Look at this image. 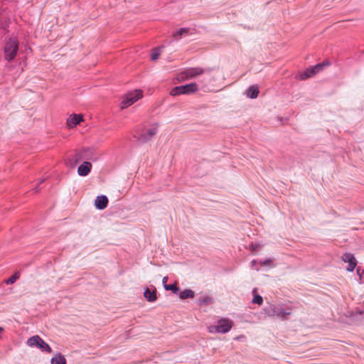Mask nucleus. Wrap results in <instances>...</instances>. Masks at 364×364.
<instances>
[{"label":"nucleus","mask_w":364,"mask_h":364,"mask_svg":"<svg viewBox=\"0 0 364 364\" xmlns=\"http://www.w3.org/2000/svg\"><path fill=\"white\" fill-rule=\"evenodd\" d=\"M18 43L15 38H10L4 46V58L8 61L14 59L17 54Z\"/></svg>","instance_id":"1"},{"label":"nucleus","mask_w":364,"mask_h":364,"mask_svg":"<svg viewBox=\"0 0 364 364\" xmlns=\"http://www.w3.org/2000/svg\"><path fill=\"white\" fill-rule=\"evenodd\" d=\"M203 73L204 70L202 68H190L180 73L178 75L177 79L179 82H183L193 79Z\"/></svg>","instance_id":"2"},{"label":"nucleus","mask_w":364,"mask_h":364,"mask_svg":"<svg viewBox=\"0 0 364 364\" xmlns=\"http://www.w3.org/2000/svg\"><path fill=\"white\" fill-rule=\"evenodd\" d=\"M198 90V85L196 82H191L186 85L175 87L172 89L170 94L172 96L179 95H190L196 92Z\"/></svg>","instance_id":"3"},{"label":"nucleus","mask_w":364,"mask_h":364,"mask_svg":"<svg viewBox=\"0 0 364 364\" xmlns=\"http://www.w3.org/2000/svg\"><path fill=\"white\" fill-rule=\"evenodd\" d=\"M142 96V91L141 90H136L127 93L122 101L121 108L124 109L129 107L138 100L141 99Z\"/></svg>","instance_id":"4"},{"label":"nucleus","mask_w":364,"mask_h":364,"mask_svg":"<svg viewBox=\"0 0 364 364\" xmlns=\"http://www.w3.org/2000/svg\"><path fill=\"white\" fill-rule=\"evenodd\" d=\"M27 344L30 347H37L42 351L51 352V348L39 336H33L28 338Z\"/></svg>","instance_id":"5"},{"label":"nucleus","mask_w":364,"mask_h":364,"mask_svg":"<svg viewBox=\"0 0 364 364\" xmlns=\"http://www.w3.org/2000/svg\"><path fill=\"white\" fill-rule=\"evenodd\" d=\"M158 131V124H154L144 127L141 130L140 138L142 141H146L150 140L154 135L156 134Z\"/></svg>","instance_id":"6"},{"label":"nucleus","mask_w":364,"mask_h":364,"mask_svg":"<svg viewBox=\"0 0 364 364\" xmlns=\"http://www.w3.org/2000/svg\"><path fill=\"white\" fill-rule=\"evenodd\" d=\"M328 65V63H319L316 65L306 69L304 73L300 75L301 80H306L309 77H313L316 73H319L324 67V65Z\"/></svg>","instance_id":"7"},{"label":"nucleus","mask_w":364,"mask_h":364,"mask_svg":"<svg viewBox=\"0 0 364 364\" xmlns=\"http://www.w3.org/2000/svg\"><path fill=\"white\" fill-rule=\"evenodd\" d=\"M220 333H225L228 332L232 326V322L228 319L223 318L218 322Z\"/></svg>","instance_id":"8"},{"label":"nucleus","mask_w":364,"mask_h":364,"mask_svg":"<svg viewBox=\"0 0 364 364\" xmlns=\"http://www.w3.org/2000/svg\"><path fill=\"white\" fill-rule=\"evenodd\" d=\"M83 120L82 115L73 114L67 119V125L69 128H73Z\"/></svg>","instance_id":"9"},{"label":"nucleus","mask_w":364,"mask_h":364,"mask_svg":"<svg viewBox=\"0 0 364 364\" xmlns=\"http://www.w3.org/2000/svg\"><path fill=\"white\" fill-rule=\"evenodd\" d=\"M92 164L89 161L83 162L77 168V173L81 176H85L90 172Z\"/></svg>","instance_id":"10"},{"label":"nucleus","mask_w":364,"mask_h":364,"mask_svg":"<svg viewBox=\"0 0 364 364\" xmlns=\"http://www.w3.org/2000/svg\"><path fill=\"white\" fill-rule=\"evenodd\" d=\"M108 204V198L105 196H97L95 201L96 208L99 210L105 209Z\"/></svg>","instance_id":"11"},{"label":"nucleus","mask_w":364,"mask_h":364,"mask_svg":"<svg viewBox=\"0 0 364 364\" xmlns=\"http://www.w3.org/2000/svg\"><path fill=\"white\" fill-rule=\"evenodd\" d=\"M259 94L258 87L256 85L250 86L247 90V96L251 99L257 97Z\"/></svg>","instance_id":"12"},{"label":"nucleus","mask_w":364,"mask_h":364,"mask_svg":"<svg viewBox=\"0 0 364 364\" xmlns=\"http://www.w3.org/2000/svg\"><path fill=\"white\" fill-rule=\"evenodd\" d=\"M144 297L149 301H154L156 299V291H150L149 289H147L144 293Z\"/></svg>","instance_id":"13"},{"label":"nucleus","mask_w":364,"mask_h":364,"mask_svg":"<svg viewBox=\"0 0 364 364\" xmlns=\"http://www.w3.org/2000/svg\"><path fill=\"white\" fill-rule=\"evenodd\" d=\"M272 311H273V313L272 314H269L270 316H277L279 318H286V316L287 315H289V312L286 313L278 308L274 307V309H272Z\"/></svg>","instance_id":"14"},{"label":"nucleus","mask_w":364,"mask_h":364,"mask_svg":"<svg viewBox=\"0 0 364 364\" xmlns=\"http://www.w3.org/2000/svg\"><path fill=\"white\" fill-rule=\"evenodd\" d=\"M194 296H195V293L191 289H186V290L181 291L180 294V298L181 299L193 298Z\"/></svg>","instance_id":"15"},{"label":"nucleus","mask_w":364,"mask_h":364,"mask_svg":"<svg viewBox=\"0 0 364 364\" xmlns=\"http://www.w3.org/2000/svg\"><path fill=\"white\" fill-rule=\"evenodd\" d=\"M189 32V29L186 28H180L177 32H176L174 34H173V37L178 40L183 35H187Z\"/></svg>","instance_id":"16"},{"label":"nucleus","mask_w":364,"mask_h":364,"mask_svg":"<svg viewBox=\"0 0 364 364\" xmlns=\"http://www.w3.org/2000/svg\"><path fill=\"white\" fill-rule=\"evenodd\" d=\"M51 364H66V360L63 355H58L51 359Z\"/></svg>","instance_id":"17"},{"label":"nucleus","mask_w":364,"mask_h":364,"mask_svg":"<svg viewBox=\"0 0 364 364\" xmlns=\"http://www.w3.org/2000/svg\"><path fill=\"white\" fill-rule=\"evenodd\" d=\"M342 259L348 264H350L352 262H356V259L353 255L350 253H346L342 256Z\"/></svg>","instance_id":"18"},{"label":"nucleus","mask_w":364,"mask_h":364,"mask_svg":"<svg viewBox=\"0 0 364 364\" xmlns=\"http://www.w3.org/2000/svg\"><path fill=\"white\" fill-rule=\"evenodd\" d=\"M253 293H254L255 295H254V297H253V299L252 300V302L253 304H257L259 306H261L262 304V303H263V298L260 295L255 294L256 293V289L253 290Z\"/></svg>","instance_id":"19"},{"label":"nucleus","mask_w":364,"mask_h":364,"mask_svg":"<svg viewBox=\"0 0 364 364\" xmlns=\"http://www.w3.org/2000/svg\"><path fill=\"white\" fill-rule=\"evenodd\" d=\"M20 277V274L18 272H16L13 276H11L10 278H9L6 283L7 284H14Z\"/></svg>","instance_id":"20"},{"label":"nucleus","mask_w":364,"mask_h":364,"mask_svg":"<svg viewBox=\"0 0 364 364\" xmlns=\"http://www.w3.org/2000/svg\"><path fill=\"white\" fill-rule=\"evenodd\" d=\"M161 54V50L159 48H154L152 50L151 58L153 60H156Z\"/></svg>","instance_id":"21"},{"label":"nucleus","mask_w":364,"mask_h":364,"mask_svg":"<svg viewBox=\"0 0 364 364\" xmlns=\"http://www.w3.org/2000/svg\"><path fill=\"white\" fill-rule=\"evenodd\" d=\"M164 288L166 290H171L174 293H176L178 291V288L177 287L176 284H165Z\"/></svg>","instance_id":"22"},{"label":"nucleus","mask_w":364,"mask_h":364,"mask_svg":"<svg viewBox=\"0 0 364 364\" xmlns=\"http://www.w3.org/2000/svg\"><path fill=\"white\" fill-rule=\"evenodd\" d=\"M208 331L211 333H220L218 324L209 326Z\"/></svg>","instance_id":"23"},{"label":"nucleus","mask_w":364,"mask_h":364,"mask_svg":"<svg viewBox=\"0 0 364 364\" xmlns=\"http://www.w3.org/2000/svg\"><path fill=\"white\" fill-rule=\"evenodd\" d=\"M356 266V262H352L350 264H348V266L347 267V270L348 272H353Z\"/></svg>","instance_id":"24"},{"label":"nucleus","mask_w":364,"mask_h":364,"mask_svg":"<svg viewBox=\"0 0 364 364\" xmlns=\"http://www.w3.org/2000/svg\"><path fill=\"white\" fill-rule=\"evenodd\" d=\"M361 269L360 268H358L357 269V273L359 275L360 277V279L361 280V282H364V279H362V277H361Z\"/></svg>","instance_id":"25"},{"label":"nucleus","mask_w":364,"mask_h":364,"mask_svg":"<svg viewBox=\"0 0 364 364\" xmlns=\"http://www.w3.org/2000/svg\"><path fill=\"white\" fill-rule=\"evenodd\" d=\"M270 262H271L270 259H267L264 262H261L260 264H261V265H266V264H269Z\"/></svg>","instance_id":"26"},{"label":"nucleus","mask_w":364,"mask_h":364,"mask_svg":"<svg viewBox=\"0 0 364 364\" xmlns=\"http://www.w3.org/2000/svg\"><path fill=\"white\" fill-rule=\"evenodd\" d=\"M168 280V277H165L163 278V283H166Z\"/></svg>","instance_id":"27"},{"label":"nucleus","mask_w":364,"mask_h":364,"mask_svg":"<svg viewBox=\"0 0 364 364\" xmlns=\"http://www.w3.org/2000/svg\"><path fill=\"white\" fill-rule=\"evenodd\" d=\"M363 274H364V270H362V272H361V277H363Z\"/></svg>","instance_id":"28"},{"label":"nucleus","mask_w":364,"mask_h":364,"mask_svg":"<svg viewBox=\"0 0 364 364\" xmlns=\"http://www.w3.org/2000/svg\"><path fill=\"white\" fill-rule=\"evenodd\" d=\"M3 331V328L1 327H0V332H1Z\"/></svg>","instance_id":"29"}]
</instances>
